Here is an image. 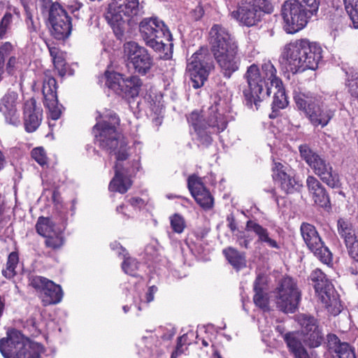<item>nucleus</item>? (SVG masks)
I'll list each match as a JSON object with an SVG mask.
<instances>
[{
	"mask_svg": "<svg viewBox=\"0 0 358 358\" xmlns=\"http://www.w3.org/2000/svg\"><path fill=\"white\" fill-rule=\"evenodd\" d=\"M211 52L227 79L239 70L241 59L238 44L227 29L220 24L213 25L209 32Z\"/></svg>",
	"mask_w": 358,
	"mask_h": 358,
	"instance_id": "f257e3e1",
	"label": "nucleus"
},
{
	"mask_svg": "<svg viewBox=\"0 0 358 358\" xmlns=\"http://www.w3.org/2000/svg\"><path fill=\"white\" fill-rule=\"evenodd\" d=\"M276 73L277 71L270 61L262 64L261 67L252 64L247 68L244 78L248 89L243 90V95L248 107L252 108L255 105L258 110L260 102L270 96L271 87L282 85V80Z\"/></svg>",
	"mask_w": 358,
	"mask_h": 358,
	"instance_id": "f03ea898",
	"label": "nucleus"
},
{
	"mask_svg": "<svg viewBox=\"0 0 358 358\" xmlns=\"http://www.w3.org/2000/svg\"><path fill=\"white\" fill-rule=\"evenodd\" d=\"M322 48L308 39H300L287 44L282 57L286 61L287 69L294 74L306 69L315 70L322 59Z\"/></svg>",
	"mask_w": 358,
	"mask_h": 358,
	"instance_id": "7ed1b4c3",
	"label": "nucleus"
},
{
	"mask_svg": "<svg viewBox=\"0 0 358 358\" xmlns=\"http://www.w3.org/2000/svg\"><path fill=\"white\" fill-rule=\"evenodd\" d=\"M120 124V119L115 113L110 112L106 115L101 122H97L93 127L95 143L101 149L116 155L115 164H125L124 161L127 159L129 154L125 145L120 144L119 150L115 152L118 147V133L117 127Z\"/></svg>",
	"mask_w": 358,
	"mask_h": 358,
	"instance_id": "20e7f679",
	"label": "nucleus"
},
{
	"mask_svg": "<svg viewBox=\"0 0 358 358\" xmlns=\"http://www.w3.org/2000/svg\"><path fill=\"white\" fill-rule=\"evenodd\" d=\"M320 0H287L282 6L284 29L294 34L303 29L309 20L316 15Z\"/></svg>",
	"mask_w": 358,
	"mask_h": 358,
	"instance_id": "39448f33",
	"label": "nucleus"
},
{
	"mask_svg": "<svg viewBox=\"0 0 358 358\" xmlns=\"http://www.w3.org/2000/svg\"><path fill=\"white\" fill-rule=\"evenodd\" d=\"M140 0H110L104 17L118 39L123 37L128 22L143 12Z\"/></svg>",
	"mask_w": 358,
	"mask_h": 358,
	"instance_id": "423d86ee",
	"label": "nucleus"
},
{
	"mask_svg": "<svg viewBox=\"0 0 358 358\" xmlns=\"http://www.w3.org/2000/svg\"><path fill=\"white\" fill-rule=\"evenodd\" d=\"M298 110L302 111L314 127H326L335 115V110L324 103L320 96L310 92H299L294 94Z\"/></svg>",
	"mask_w": 358,
	"mask_h": 358,
	"instance_id": "0eeeda50",
	"label": "nucleus"
},
{
	"mask_svg": "<svg viewBox=\"0 0 358 358\" xmlns=\"http://www.w3.org/2000/svg\"><path fill=\"white\" fill-rule=\"evenodd\" d=\"M44 352L43 345L31 343L18 330L7 331V336L0 339V352L4 358H41Z\"/></svg>",
	"mask_w": 358,
	"mask_h": 358,
	"instance_id": "6e6552de",
	"label": "nucleus"
},
{
	"mask_svg": "<svg viewBox=\"0 0 358 358\" xmlns=\"http://www.w3.org/2000/svg\"><path fill=\"white\" fill-rule=\"evenodd\" d=\"M299 151L301 158L322 182L333 189L341 187L338 173L334 170L331 164L324 157L318 154L306 143L299 146Z\"/></svg>",
	"mask_w": 358,
	"mask_h": 358,
	"instance_id": "1a4fd4ad",
	"label": "nucleus"
},
{
	"mask_svg": "<svg viewBox=\"0 0 358 358\" xmlns=\"http://www.w3.org/2000/svg\"><path fill=\"white\" fill-rule=\"evenodd\" d=\"M273 11L271 0H242L235 9L229 8V15L240 25L251 27L257 26L265 14Z\"/></svg>",
	"mask_w": 358,
	"mask_h": 358,
	"instance_id": "9d476101",
	"label": "nucleus"
},
{
	"mask_svg": "<svg viewBox=\"0 0 358 358\" xmlns=\"http://www.w3.org/2000/svg\"><path fill=\"white\" fill-rule=\"evenodd\" d=\"M141 36L146 45L155 51H162L172 35L164 22L157 17H145L139 24Z\"/></svg>",
	"mask_w": 358,
	"mask_h": 358,
	"instance_id": "9b49d317",
	"label": "nucleus"
},
{
	"mask_svg": "<svg viewBox=\"0 0 358 358\" xmlns=\"http://www.w3.org/2000/svg\"><path fill=\"white\" fill-rule=\"evenodd\" d=\"M214 69L213 57L208 48L201 47L189 59L187 70L194 89L203 86L210 72Z\"/></svg>",
	"mask_w": 358,
	"mask_h": 358,
	"instance_id": "f8f14e48",
	"label": "nucleus"
},
{
	"mask_svg": "<svg viewBox=\"0 0 358 358\" xmlns=\"http://www.w3.org/2000/svg\"><path fill=\"white\" fill-rule=\"evenodd\" d=\"M274 294L277 308L285 313H294L301 300V292L296 281L290 277H285L280 281Z\"/></svg>",
	"mask_w": 358,
	"mask_h": 358,
	"instance_id": "ddd939ff",
	"label": "nucleus"
},
{
	"mask_svg": "<svg viewBox=\"0 0 358 358\" xmlns=\"http://www.w3.org/2000/svg\"><path fill=\"white\" fill-rule=\"evenodd\" d=\"M310 280L321 301L327 308H333L330 310L334 315H338L341 312L338 294L326 275L320 269H316L311 273Z\"/></svg>",
	"mask_w": 358,
	"mask_h": 358,
	"instance_id": "4468645a",
	"label": "nucleus"
},
{
	"mask_svg": "<svg viewBox=\"0 0 358 358\" xmlns=\"http://www.w3.org/2000/svg\"><path fill=\"white\" fill-rule=\"evenodd\" d=\"M300 233L306 245L322 262L329 264L332 261V255L325 246L316 227L309 223L303 222L300 227Z\"/></svg>",
	"mask_w": 358,
	"mask_h": 358,
	"instance_id": "2eb2a0df",
	"label": "nucleus"
},
{
	"mask_svg": "<svg viewBox=\"0 0 358 358\" xmlns=\"http://www.w3.org/2000/svg\"><path fill=\"white\" fill-rule=\"evenodd\" d=\"M29 285L39 293L44 306L57 304L62 301V287L45 277L29 275Z\"/></svg>",
	"mask_w": 358,
	"mask_h": 358,
	"instance_id": "dca6fc26",
	"label": "nucleus"
},
{
	"mask_svg": "<svg viewBox=\"0 0 358 358\" xmlns=\"http://www.w3.org/2000/svg\"><path fill=\"white\" fill-rule=\"evenodd\" d=\"M124 51L127 60L138 74L144 76L150 72L154 62L145 48L134 41H129L124 45Z\"/></svg>",
	"mask_w": 358,
	"mask_h": 358,
	"instance_id": "f3484780",
	"label": "nucleus"
},
{
	"mask_svg": "<svg viewBox=\"0 0 358 358\" xmlns=\"http://www.w3.org/2000/svg\"><path fill=\"white\" fill-rule=\"evenodd\" d=\"M48 20L51 35L56 40L64 41L69 37L72 30L71 18L60 4L52 6Z\"/></svg>",
	"mask_w": 358,
	"mask_h": 358,
	"instance_id": "a211bd4d",
	"label": "nucleus"
},
{
	"mask_svg": "<svg viewBox=\"0 0 358 358\" xmlns=\"http://www.w3.org/2000/svg\"><path fill=\"white\" fill-rule=\"evenodd\" d=\"M303 334V342L310 348H318L324 341L322 328L313 316L302 314L299 317Z\"/></svg>",
	"mask_w": 358,
	"mask_h": 358,
	"instance_id": "6ab92c4d",
	"label": "nucleus"
},
{
	"mask_svg": "<svg viewBox=\"0 0 358 358\" xmlns=\"http://www.w3.org/2000/svg\"><path fill=\"white\" fill-rule=\"evenodd\" d=\"M226 103L224 94L221 96L217 94L214 104L208 108L205 116L201 115L203 123L208 127V129H211L210 131L220 133L227 128V121L223 114L220 112L219 108Z\"/></svg>",
	"mask_w": 358,
	"mask_h": 358,
	"instance_id": "aec40b11",
	"label": "nucleus"
},
{
	"mask_svg": "<svg viewBox=\"0 0 358 358\" xmlns=\"http://www.w3.org/2000/svg\"><path fill=\"white\" fill-rule=\"evenodd\" d=\"M56 80L51 76H45L43 80L42 93L44 106L48 109L51 119L58 120L62 112L63 106L59 104L57 94Z\"/></svg>",
	"mask_w": 358,
	"mask_h": 358,
	"instance_id": "412c9836",
	"label": "nucleus"
},
{
	"mask_svg": "<svg viewBox=\"0 0 358 358\" xmlns=\"http://www.w3.org/2000/svg\"><path fill=\"white\" fill-rule=\"evenodd\" d=\"M18 99V93L11 90H8L0 99V113L6 123L14 126L20 122L17 110Z\"/></svg>",
	"mask_w": 358,
	"mask_h": 358,
	"instance_id": "4be33fe9",
	"label": "nucleus"
},
{
	"mask_svg": "<svg viewBox=\"0 0 358 358\" xmlns=\"http://www.w3.org/2000/svg\"><path fill=\"white\" fill-rule=\"evenodd\" d=\"M187 187L196 202L203 209L210 210L213 207V197L200 178L195 175L190 176L187 180Z\"/></svg>",
	"mask_w": 358,
	"mask_h": 358,
	"instance_id": "5701e85b",
	"label": "nucleus"
},
{
	"mask_svg": "<svg viewBox=\"0 0 358 358\" xmlns=\"http://www.w3.org/2000/svg\"><path fill=\"white\" fill-rule=\"evenodd\" d=\"M272 177L285 194H293L302 185L289 173L288 168L280 162L274 163Z\"/></svg>",
	"mask_w": 358,
	"mask_h": 358,
	"instance_id": "b1692460",
	"label": "nucleus"
},
{
	"mask_svg": "<svg viewBox=\"0 0 358 358\" xmlns=\"http://www.w3.org/2000/svg\"><path fill=\"white\" fill-rule=\"evenodd\" d=\"M306 184L309 194L315 204L322 208L331 206L330 198L326 188L315 176L308 175Z\"/></svg>",
	"mask_w": 358,
	"mask_h": 358,
	"instance_id": "393cba45",
	"label": "nucleus"
},
{
	"mask_svg": "<svg viewBox=\"0 0 358 358\" xmlns=\"http://www.w3.org/2000/svg\"><path fill=\"white\" fill-rule=\"evenodd\" d=\"M187 121L193 127L197 135V140L204 146L210 145L213 141L211 135L217 133L212 132L211 129H208V127L203 123L201 114L196 110L192 112L187 117Z\"/></svg>",
	"mask_w": 358,
	"mask_h": 358,
	"instance_id": "a878e982",
	"label": "nucleus"
},
{
	"mask_svg": "<svg viewBox=\"0 0 358 358\" xmlns=\"http://www.w3.org/2000/svg\"><path fill=\"white\" fill-rule=\"evenodd\" d=\"M41 110L36 108V101L31 98L24 102V124L27 132H33L39 127L41 121Z\"/></svg>",
	"mask_w": 358,
	"mask_h": 358,
	"instance_id": "bb28decb",
	"label": "nucleus"
},
{
	"mask_svg": "<svg viewBox=\"0 0 358 358\" xmlns=\"http://www.w3.org/2000/svg\"><path fill=\"white\" fill-rule=\"evenodd\" d=\"M245 231L253 232L257 236V243L264 244L276 250L280 249V244L271 236L268 229L259 224L257 221L249 220L245 224Z\"/></svg>",
	"mask_w": 358,
	"mask_h": 358,
	"instance_id": "cd10ccee",
	"label": "nucleus"
},
{
	"mask_svg": "<svg viewBox=\"0 0 358 358\" xmlns=\"http://www.w3.org/2000/svg\"><path fill=\"white\" fill-rule=\"evenodd\" d=\"M114 169L115 176L110 182L109 189L113 192L124 194L132 185V181L130 179L131 176L126 175L122 164H115Z\"/></svg>",
	"mask_w": 358,
	"mask_h": 358,
	"instance_id": "c85d7f7f",
	"label": "nucleus"
},
{
	"mask_svg": "<svg viewBox=\"0 0 358 358\" xmlns=\"http://www.w3.org/2000/svg\"><path fill=\"white\" fill-rule=\"evenodd\" d=\"M289 352L294 358H310L304 347L299 335L294 331L288 332L283 336Z\"/></svg>",
	"mask_w": 358,
	"mask_h": 358,
	"instance_id": "c756f323",
	"label": "nucleus"
},
{
	"mask_svg": "<svg viewBox=\"0 0 358 358\" xmlns=\"http://www.w3.org/2000/svg\"><path fill=\"white\" fill-rule=\"evenodd\" d=\"M337 231L346 248L358 240V231L346 218L341 217L337 220Z\"/></svg>",
	"mask_w": 358,
	"mask_h": 358,
	"instance_id": "7c9ffc66",
	"label": "nucleus"
},
{
	"mask_svg": "<svg viewBox=\"0 0 358 358\" xmlns=\"http://www.w3.org/2000/svg\"><path fill=\"white\" fill-rule=\"evenodd\" d=\"M253 289L255 292L253 297L255 304L264 311L268 310V297L267 293L264 291L266 289V285L262 277L258 276L255 279Z\"/></svg>",
	"mask_w": 358,
	"mask_h": 358,
	"instance_id": "2f4dec72",
	"label": "nucleus"
},
{
	"mask_svg": "<svg viewBox=\"0 0 358 358\" xmlns=\"http://www.w3.org/2000/svg\"><path fill=\"white\" fill-rule=\"evenodd\" d=\"M222 254L228 262L237 271L246 267V258L244 252H241L235 248L229 246L222 250Z\"/></svg>",
	"mask_w": 358,
	"mask_h": 358,
	"instance_id": "473e14b6",
	"label": "nucleus"
},
{
	"mask_svg": "<svg viewBox=\"0 0 358 358\" xmlns=\"http://www.w3.org/2000/svg\"><path fill=\"white\" fill-rule=\"evenodd\" d=\"M143 85L141 80L137 76H131L125 78L122 96L126 99L134 98L138 96Z\"/></svg>",
	"mask_w": 358,
	"mask_h": 358,
	"instance_id": "72a5a7b5",
	"label": "nucleus"
},
{
	"mask_svg": "<svg viewBox=\"0 0 358 358\" xmlns=\"http://www.w3.org/2000/svg\"><path fill=\"white\" fill-rule=\"evenodd\" d=\"M345 17L338 12H335L329 15V24L331 29V35L335 39L338 37L345 28Z\"/></svg>",
	"mask_w": 358,
	"mask_h": 358,
	"instance_id": "f704fd0d",
	"label": "nucleus"
},
{
	"mask_svg": "<svg viewBox=\"0 0 358 358\" xmlns=\"http://www.w3.org/2000/svg\"><path fill=\"white\" fill-rule=\"evenodd\" d=\"M275 90L276 91L274 92L273 101L272 103L273 113L279 111V110L286 108L288 105L285 90L282 85L280 87H275Z\"/></svg>",
	"mask_w": 358,
	"mask_h": 358,
	"instance_id": "c9c22d12",
	"label": "nucleus"
},
{
	"mask_svg": "<svg viewBox=\"0 0 358 358\" xmlns=\"http://www.w3.org/2000/svg\"><path fill=\"white\" fill-rule=\"evenodd\" d=\"M18 262V253L17 252H10L8 257L6 268L2 271L3 275L8 279L13 278L16 275L15 268Z\"/></svg>",
	"mask_w": 358,
	"mask_h": 358,
	"instance_id": "e433bc0d",
	"label": "nucleus"
},
{
	"mask_svg": "<svg viewBox=\"0 0 358 358\" xmlns=\"http://www.w3.org/2000/svg\"><path fill=\"white\" fill-rule=\"evenodd\" d=\"M55 224L49 218L40 217L36 224V229L38 234L44 237L54 231Z\"/></svg>",
	"mask_w": 358,
	"mask_h": 358,
	"instance_id": "4c0bfd02",
	"label": "nucleus"
},
{
	"mask_svg": "<svg viewBox=\"0 0 358 358\" xmlns=\"http://www.w3.org/2000/svg\"><path fill=\"white\" fill-rule=\"evenodd\" d=\"M343 3L354 28L358 29V0H343Z\"/></svg>",
	"mask_w": 358,
	"mask_h": 358,
	"instance_id": "58836bf2",
	"label": "nucleus"
},
{
	"mask_svg": "<svg viewBox=\"0 0 358 358\" xmlns=\"http://www.w3.org/2000/svg\"><path fill=\"white\" fill-rule=\"evenodd\" d=\"M346 85L350 95L358 101V73H347Z\"/></svg>",
	"mask_w": 358,
	"mask_h": 358,
	"instance_id": "ea45409f",
	"label": "nucleus"
},
{
	"mask_svg": "<svg viewBox=\"0 0 358 358\" xmlns=\"http://www.w3.org/2000/svg\"><path fill=\"white\" fill-rule=\"evenodd\" d=\"M170 222L172 229L177 234H181L186 227L183 217L178 213L170 217Z\"/></svg>",
	"mask_w": 358,
	"mask_h": 358,
	"instance_id": "a19ab883",
	"label": "nucleus"
},
{
	"mask_svg": "<svg viewBox=\"0 0 358 358\" xmlns=\"http://www.w3.org/2000/svg\"><path fill=\"white\" fill-rule=\"evenodd\" d=\"M45 237V246L52 248V250H57L64 245V241L60 234H55L54 236L50 234Z\"/></svg>",
	"mask_w": 358,
	"mask_h": 358,
	"instance_id": "79ce46f5",
	"label": "nucleus"
},
{
	"mask_svg": "<svg viewBox=\"0 0 358 358\" xmlns=\"http://www.w3.org/2000/svg\"><path fill=\"white\" fill-rule=\"evenodd\" d=\"M122 73L115 71H106L105 73L106 85L114 91V86L118 84Z\"/></svg>",
	"mask_w": 358,
	"mask_h": 358,
	"instance_id": "37998d69",
	"label": "nucleus"
},
{
	"mask_svg": "<svg viewBox=\"0 0 358 358\" xmlns=\"http://www.w3.org/2000/svg\"><path fill=\"white\" fill-rule=\"evenodd\" d=\"M13 20V15L10 13H6L0 22V38H3L7 31L10 29Z\"/></svg>",
	"mask_w": 358,
	"mask_h": 358,
	"instance_id": "c03bdc74",
	"label": "nucleus"
},
{
	"mask_svg": "<svg viewBox=\"0 0 358 358\" xmlns=\"http://www.w3.org/2000/svg\"><path fill=\"white\" fill-rule=\"evenodd\" d=\"M339 348L336 353L338 358H356L354 350L348 343L344 342Z\"/></svg>",
	"mask_w": 358,
	"mask_h": 358,
	"instance_id": "a18cd8bd",
	"label": "nucleus"
},
{
	"mask_svg": "<svg viewBox=\"0 0 358 358\" xmlns=\"http://www.w3.org/2000/svg\"><path fill=\"white\" fill-rule=\"evenodd\" d=\"M236 243L241 248L248 249L250 248V243L252 241V238H250L248 235H246L245 233L243 231H238L235 234Z\"/></svg>",
	"mask_w": 358,
	"mask_h": 358,
	"instance_id": "49530a36",
	"label": "nucleus"
},
{
	"mask_svg": "<svg viewBox=\"0 0 358 358\" xmlns=\"http://www.w3.org/2000/svg\"><path fill=\"white\" fill-rule=\"evenodd\" d=\"M31 157L41 166H43L47 164L45 152L42 148H36L33 149L31 151Z\"/></svg>",
	"mask_w": 358,
	"mask_h": 358,
	"instance_id": "de8ad7c7",
	"label": "nucleus"
},
{
	"mask_svg": "<svg viewBox=\"0 0 358 358\" xmlns=\"http://www.w3.org/2000/svg\"><path fill=\"white\" fill-rule=\"evenodd\" d=\"M127 166H124V171L126 175L130 176L131 177L134 176L141 168L140 162L138 160H133L132 162H127Z\"/></svg>",
	"mask_w": 358,
	"mask_h": 358,
	"instance_id": "09e8293b",
	"label": "nucleus"
},
{
	"mask_svg": "<svg viewBox=\"0 0 358 358\" xmlns=\"http://www.w3.org/2000/svg\"><path fill=\"white\" fill-rule=\"evenodd\" d=\"M328 347L329 350H332L335 353L337 352L340 346L343 343H341L338 337L336 334H329L327 335Z\"/></svg>",
	"mask_w": 358,
	"mask_h": 358,
	"instance_id": "8fccbe9b",
	"label": "nucleus"
},
{
	"mask_svg": "<svg viewBox=\"0 0 358 358\" xmlns=\"http://www.w3.org/2000/svg\"><path fill=\"white\" fill-rule=\"evenodd\" d=\"M138 262L135 259H127L122 265V269L129 275H134L133 272L137 268Z\"/></svg>",
	"mask_w": 358,
	"mask_h": 358,
	"instance_id": "3c124183",
	"label": "nucleus"
},
{
	"mask_svg": "<svg viewBox=\"0 0 358 358\" xmlns=\"http://www.w3.org/2000/svg\"><path fill=\"white\" fill-rule=\"evenodd\" d=\"M13 50V45L9 42H6L0 47V58L5 60V57L10 55Z\"/></svg>",
	"mask_w": 358,
	"mask_h": 358,
	"instance_id": "603ef678",
	"label": "nucleus"
},
{
	"mask_svg": "<svg viewBox=\"0 0 358 358\" xmlns=\"http://www.w3.org/2000/svg\"><path fill=\"white\" fill-rule=\"evenodd\" d=\"M125 78H126L124 77V75L121 74L118 84L114 86V92L120 96H122V94L124 87L123 86L125 83Z\"/></svg>",
	"mask_w": 358,
	"mask_h": 358,
	"instance_id": "864d4df0",
	"label": "nucleus"
},
{
	"mask_svg": "<svg viewBox=\"0 0 358 358\" xmlns=\"http://www.w3.org/2000/svg\"><path fill=\"white\" fill-rule=\"evenodd\" d=\"M157 292V287L155 285H152L148 288V292L146 294V301L150 303L154 300V294Z\"/></svg>",
	"mask_w": 358,
	"mask_h": 358,
	"instance_id": "5fc2aeb1",
	"label": "nucleus"
},
{
	"mask_svg": "<svg viewBox=\"0 0 358 358\" xmlns=\"http://www.w3.org/2000/svg\"><path fill=\"white\" fill-rule=\"evenodd\" d=\"M129 203L134 207H139L141 208L144 205V201L141 198L139 197H132L129 199Z\"/></svg>",
	"mask_w": 358,
	"mask_h": 358,
	"instance_id": "6e6d98bb",
	"label": "nucleus"
},
{
	"mask_svg": "<svg viewBox=\"0 0 358 358\" xmlns=\"http://www.w3.org/2000/svg\"><path fill=\"white\" fill-rule=\"evenodd\" d=\"M26 22L30 32L36 31L37 28L34 24L33 17L30 13L27 14Z\"/></svg>",
	"mask_w": 358,
	"mask_h": 358,
	"instance_id": "4d7b16f0",
	"label": "nucleus"
},
{
	"mask_svg": "<svg viewBox=\"0 0 358 358\" xmlns=\"http://www.w3.org/2000/svg\"><path fill=\"white\" fill-rule=\"evenodd\" d=\"M227 221L228 222V227L231 229V231L234 232L237 230L236 222L234 217L232 215L227 216Z\"/></svg>",
	"mask_w": 358,
	"mask_h": 358,
	"instance_id": "13d9d810",
	"label": "nucleus"
},
{
	"mask_svg": "<svg viewBox=\"0 0 358 358\" xmlns=\"http://www.w3.org/2000/svg\"><path fill=\"white\" fill-rule=\"evenodd\" d=\"M42 7L45 9H48L49 15H50V10L53 6L59 4L57 2H52V0H41Z\"/></svg>",
	"mask_w": 358,
	"mask_h": 358,
	"instance_id": "bf43d9fd",
	"label": "nucleus"
},
{
	"mask_svg": "<svg viewBox=\"0 0 358 358\" xmlns=\"http://www.w3.org/2000/svg\"><path fill=\"white\" fill-rule=\"evenodd\" d=\"M16 57H10L7 62L6 68L7 71L9 73H10L11 70L13 69L16 64Z\"/></svg>",
	"mask_w": 358,
	"mask_h": 358,
	"instance_id": "052dcab7",
	"label": "nucleus"
},
{
	"mask_svg": "<svg viewBox=\"0 0 358 358\" xmlns=\"http://www.w3.org/2000/svg\"><path fill=\"white\" fill-rule=\"evenodd\" d=\"M194 13H195V19L197 20H199L203 16V10L201 7L198 6L195 8Z\"/></svg>",
	"mask_w": 358,
	"mask_h": 358,
	"instance_id": "680f3d73",
	"label": "nucleus"
},
{
	"mask_svg": "<svg viewBox=\"0 0 358 358\" xmlns=\"http://www.w3.org/2000/svg\"><path fill=\"white\" fill-rule=\"evenodd\" d=\"M163 121V117L162 116H157L155 118L152 119V123L158 127L160 126Z\"/></svg>",
	"mask_w": 358,
	"mask_h": 358,
	"instance_id": "e2e57ef3",
	"label": "nucleus"
},
{
	"mask_svg": "<svg viewBox=\"0 0 358 358\" xmlns=\"http://www.w3.org/2000/svg\"><path fill=\"white\" fill-rule=\"evenodd\" d=\"M124 204H122V205H120L119 206H117L116 208V211L117 213H122L124 217H125V219H129V216L127 215V213H125L124 212L122 211V210L124 208Z\"/></svg>",
	"mask_w": 358,
	"mask_h": 358,
	"instance_id": "0e129e2a",
	"label": "nucleus"
},
{
	"mask_svg": "<svg viewBox=\"0 0 358 358\" xmlns=\"http://www.w3.org/2000/svg\"><path fill=\"white\" fill-rule=\"evenodd\" d=\"M6 160L2 152L0 150V171L4 167Z\"/></svg>",
	"mask_w": 358,
	"mask_h": 358,
	"instance_id": "69168bd1",
	"label": "nucleus"
},
{
	"mask_svg": "<svg viewBox=\"0 0 358 358\" xmlns=\"http://www.w3.org/2000/svg\"><path fill=\"white\" fill-rule=\"evenodd\" d=\"M4 62V59L0 58V81L1 80V76L3 73Z\"/></svg>",
	"mask_w": 358,
	"mask_h": 358,
	"instance_id": "338daca9",
	"label": "nucleus"
},
{
	"mask_svg": "<svg viewBox=\"0 0 358 358\" xmlns=\"http://www.w3.org/2000/svg\"><path fill=\"white\" fill-rule=\"evenodd\" d=\"M213 355H214L215 358H222L221 355L219 353V352L217 350L214 351Z\"/></svg>",
	"mask_w": 358,
	"mask_h": 358,
	"instance_id": "774afa93",
	"label": "nucleus"
}]
</instances>
